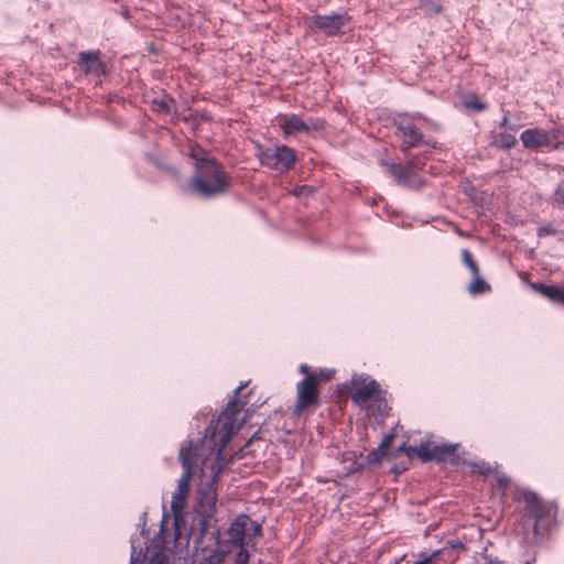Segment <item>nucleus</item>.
I'll return each instance as SVG.
<instances>
[{
  "label": "nucleus",
  "instance_id": "f257e3e1",
  "mask_svg": "<svg viewBox=\"0 0 564 564\" xmlns=\"http://www.w3.org/2000/svg\"><path fill=\"white\" fill-rule=\"evenodd\" d=\"M191 158L196 161L197 169L191 181L194 193L203 197H213L227 189L228 180L215 160L204 158L203 150L198 148L191 150Z\"/></svg>",
  "mask_w": 564,
  "mask_h": 564
},
{
  "label": "nucleus",
  "instance_id": "f03ea898",
  "mask_svg": "<svg viewBox=\"0 0 564 564\" xmlns=\"http://www.w3.org/2000/svg\"><path fill=\"white\" fill-rule=\"evenodd\" d=\"M238 412V404L236 401H229L226 410L219 415L216 426H209L207 431H210L212 440L215 445H219L217 451V459H220L221 451L235 435L241 424L237 422L235 414Z\"/></svg>",
  "mask_w": 564,
  "mask_h": 564
},
{
  "label": "nucleus",
  "instance_id": "412c9836",
  "mask_svg": "<svg viewBox=\"0 0 564 564\" xmlns=\"http://www.w3.org/2000/svg\"><path fill=\"white\" fill-rule=\"evenodd\" d=\"M552 202L557 205H564V186H557L552 197Z\"/></svg>",
  "mask_w": 564,
  "mask_h": 564
},
{
  "label": "nucleus",
  "instance_id": "f3484780",
  "mask_svg": "<svg viewBox=\"0 0 564 564\" xmlns=\"http://www.w3.org/2000/svg\"><path fill=\"white\" fill-rule=\"evenodd\" d=\"M478 471L484 475L494 474L497 485L501 488H506L510 482L509 477H507L503 474L492 470L490 467L479 466Z\"/></svg>",
  "mask_w": 564,
  "mask_h": 564
},
{
  "label": "nucleus",
  "instance_id": "39448f33",
  "mask_svg": "<svg viewBox=\"0 0 564 564\" xmlns=\"http://www.w3.org/2000/svg\"><path fill=\"white\" fill-rule=\"evenodd\" d=\"M278 124L285 137L296 133L312 134L323 129L324 120L318 118L303 119L297 115H280Z\"/></svg>",
  "mask_w": 564,
  "mask_h": 564
},
{
  "label": "nucleus",
  "instance_id": "9b49d317",
  "mask_svg": "<svg viewBox=\"0 0 564 564\" xmlns=\"http://www.w3.org/2000/svg\"><path fill=\"white\" fill-rule=\"evenodd\" d=\"M354 384L356 387L351 392V399L355 404L361 409H366L370 401H378L379 408H381L382 402L379 400L380 390L375 380H369L362 384L355 382Z\"/></svg>",
  "mask_w": 564,
  "mask_h": 564
},
{
  "label": "nucleus",
  "instance_id": "1a4fd4ad",
  "mask_svg": "<svg viewBox=\"0 0 564 564\" xmlns=\"http://www.w3.org/2000/svg\"><path fill=\"white\" fill-rule=\"evenodd\" d=\"M456 445H442L433 446L431 448L430 443H422L419 446H402L400 451H403L408 456L416 455L423 462L427 460H443L445 456L452 454L455 451Z\"/></svg>",
  "mask_w": 564,
  "mask_h": 564
},
{
  "label": "nucleus",
  "instance_id": "b1692460",
  "mask_svg": "<svg viewBox=\"0 0 564 564\" xmlns=\"http://www.w3.org/2000/svg\"><path fill=\"white\" fill-rule=\"evenodd\" d=\"M480 564H502L500 561L492 560L488 556H482Z\"/></svg>",
  "mask_w": 564,
  "mask_h": 564
},
{
  "label": "nucleus",
  "instance_id": "4be33fe9",
  "mask_svg": "<svg viewBox=\"0 0 564 564\" xmlns=\"http://www.w3.org/2000/svg\"><path fill=\"white\" fill-rule=\"evenodd\" d=\"M249 561V554L241 547H239V552L236 555L235 564H247Z\"/></svg>",
  "mask_w": 564,
  "mask_h": 564
},
{
  "label": "nucleus",
  "instance_id": "9d476101",
  "mask_svg": "<svg viewBox=\"0 0 564 564\" xmlns=\"http://www.w3.org/2000/svg\"><path fill=\"white\" fill-rule=\"evenodd\" d=\"M251 531L253 535H259L261 527L248 516L241 514L231 523L228 534L231 543L237 547H241L246 535L250 534Z\"/></svg>",
  "mask_w": 564,
  "mask_h": 564
},
{
  "label": "nucleus",
  "instance_id": "2f4dec72",
  "mask_svg": "<svg viewBox=\"0 0 564 564\" xmlns=\"http://www.w3.org/2000/svg\"><path fill=\"white\" fill-rule=\"evenodd\" d=\"M525 564H531L530 562H525Z\"/></svg>",
  "mask_w": 564,
  "mask_h": 564
},
{
  "label": "nucleus",
  "instance_id": "393cba45",
  "mask_svg": "<svg viewBox=\"0 0 564 564\" xmlns=\"http://www.w3.org/2000/svg\"><path fill=\"white\" fill-rule=\"evenodd\" d=\"M300 371H301L302 373H304V375H305V377H306V376H308V375H313V373L311 372L310 367H308L307 365H301V366H300Z\"/></svg>",
  "mask_w": 564,
  "mask_h": 564
},
{
  "label": "nucleus",
  "instance_id": "6ab92c4d",
  "mask_svg": "<svg viewBox=\"0 0 564 564\" xmlns=\"http://www.w3.org/2000/svg\"><path fill=\"white\" fill-rule=\"evenodd\" d=\"M462 258H463L464 263L471 271V273L474 275H477L478 274V268H477V264L475 263V261L473 260V257H471L470 252L468 250H466V249L462 250Z\"/></svg>",
  "mask_w": 564,
  "mask_h": 564
},
{
  "label": "nucleus",
  "instance_id": "c85d7f7f",
  "mask_svg": "<svg viewBox=\"0 0 564 564\" xmlns=\"http://www.w3.org/2000/svg\"><path fill=\"white\" fill-rule=\"evenodd\" d=\"M245 388V384H240L235 389V394L237 395L242 389Z\"/></svg>",
  "mask_w": 564,
  "mask_h": 564
},
{
  "label": "nucleus",
  "instance_id": "aec40b11",
  "mask_svg": "<svg viewBox=\"0 0 564 564\" xmlns=\"http://www.w3.org/2000/svg\"><path fill=\"white\" fill-rule=\"evenodd\" d=\"M488 289H489V286L486 284V282L479 278H476L473 281V283L469 285V291L471 293H480Z\"/></svg>",
  "mask_w": 564,
  "mask_h": 564
},
{
  "label": "nucleus",
  "instance_id": "cd10ccee",
  "mask_svg": "<svg viewBox=\"0 0 564 564\" xmlns=\"http://www.w3.org/2000/svg\"><path fill=\"white\" fill-rule=\"evenodd\" d=\"M430 561H431V557H427V558H425V560L417 561V562H415L414 564H427Z\"/></svg>",
  "mask_w": 564,
  "mask_h": 564
},
{
  "label": "nucleus",
  "instance_id": "a878e982",
  "mask_svg": "<svg viewBox=\"0 0 564 564\" xmlns=\"http://www.w3.org/2000/svg\"><path fill=\"white\" fill-rule=\"evenodd\" d=\"M390 441H391V437H390V436H388V437H387V438L381 443L380 448H382V447H387V446L389 445Z\"/></svg>",
  "mask_w": 564,
  "mask_h": 564
},
{
  "label": "nucleus",
  "instance_id": "7ed1b4c3",
  "mask_svg": "<svg viewBox=\"0 0 564 564\" xmlns=\"http://www.w3.org/2000/svg\"><path fill=\"white\" fill-rule=\"evenodd\" d=\"M194 449L191 447L182 448L180 453L184 474L180 478L177 488L173 492L171 508L175 518L180 517L185 507V502L189 492V479L195 474V462L193 460Z\"/></svg>",
  "mask_w": 564,
  "mask_h": 564
},
{
  "label": "nucleus",
  "instance_id": "6e6552de",
  "mask_svg": "<svg viewBox=\"0 0 564 564\" xmlns=\"http://www.w3.org/2000/svg\"><path fill=\"white\" fill-rule=\"evenodd\" d=\"M318 379L315 375H308L296 386L297 401L294 408V414L301 415L302 412L318 402L317 391Z\"/></svg>",
  "mask_w": 564,
  "mask_h": 564
},
{
  "label": "nucleus",
  "instance_id": "7c9ffc66",
  "mask_svg": "<svg viewBox=\"0 0 564 564\" xmlns=\"http://www.w3.org/2000/svg\"><path fill=\"white\" fill-rule=\"evenodd\" d=\"M508 123V118L505 117L503 120L501 121V127H506Z\"/></svg>",
  "mask_w": 564,
  "mask_h": 564
},
{
  "label": "nucleus",
  "instance_id": "423d86ee",
  "mask_svg": "<svg viewBox=\"0 0 564 564\" xmlns=\"http://www.w3.org/2000/svg\"><path fill=\"white\" fill-rule=\"evenodd\" d=\"M258 155L263 165L280 172L289 171L296 160L295 152L285 145L261 150Z\"/></svg>",
  "mask_w": 564,
  "mask_h": 564
},
{
  "label": "nucleus",
  "instance_id": "5701e85b",
  "mask_svg": "<svg viewBox=\"0 0 564 564\" xmlns=\"http://www.w3.org/2000/svg\"><path fill=\"white\" fill-rule=\"evenodd\" d=\"M319 380H328L332 376H333V371L332 370H323L319 372V375H315Z\"/></svg>",
  "mask_w": 564,
  "mask_h": 564
},
{
  "label": "nucleus",
  "instance_id": "c756f323",
  "mask_svg": "<svg viewBox=\"0 0 564 564\" xmlns=\"http://www.w3.org/2000/svg\"><path fill=\"white\" fill-rule=\"evenodd\" d=\"M432 10H434L435 12H440L441 8L438 4H435L432 7Z\"/></svg>",
  "mask_w": 564,
  "mask_h": 564
},
{
  "label": "nucleus",
  "instance_id": "2eb2a0df",
  "mask_svg": "<svg viewBox=\"0 0 564 564\" xmlns=\"http://www.w3.org/2000/svg\"><path fill=\"white\" fill-rule=\"evenodd\" d=\"M79 58L83 62V64L85 66V70L87 73H93V74L99 75L104 72L101 62L99 61V57L96 53L82 52L79 54Z\"/></svg>",
  "mask_w": 564,
  "mask_h": 564
},
{
  "label": "nucleus",
  "instance_id": "4468645a",
  "mask_svg": "<svg viewBox=\"0 0 564 564\" xmlns=\"http://www.w3.org/2000/svg\"><path fill=\"white\" fill-rule=\"evenodd\" d=\"M531 288L553 302L564 304V289L555 285L531 284Z\"/></svg>",
  "mask_w": 564,
  "mask_h": 564
},
{
  "label": "nucleus",
  "instance_id": "bb28decb",
  "mask_svg": "<svg viewBox=\"0 0 564 564\" xmlns=\"http://www.w3.org/2000/svg\"><path fill=\"white\" fill-rule=\"evenodd\" d=\"M160 106H161L162 108H164V109H169V102H167L166 100H162V101L160 102Z\"/></svg>",
  "mask_w": 564,
  "mask_h": 564
},
{
  "label": "nucleus",
  "instance_id": "f8f14e48",
  "mask_svg": "<svg viewBox=\"0 0 564 564\" xmlns=\"http://www.w3.org/2000/svg\"><path fill=\"white\" fill-rule=\"evenodd\" d=\"M397 134L402 139L403 149L415 147L421 142V135L408 118L397 123Z\"/></svg>",
  "mask_w": 564,
  "mask_h": 564
},
{
  "label": "nucleus",
  "instance_id": "ddd939ff",
  "mask_svg": "<svg viewBox=\"0 0 564 564\" xmlns=\"http://www.w3.org/2000/svg\"><path fill=\"white\" fill-rule=\"evenodd\" d=\"M217 477V473H215L210 484L205 490H202L199 494V507L203 509V512L205 514H209L216 505V491L213 487V482L215 481V478Z\"/></svg>",
  "mask_w": 564,
  "mask_h": 564
},
{
  "label": "nucleus",
  "instance_id": "20e7f679",
  "mask_svg": "<svg viewBox=\"0 0 564 564\" xmlns=\"http://www.w3.org/2000/svg\"><path fill=\"white\" fill-rule=\"evenodd\" d=\"M520 140L527 149H539L542 147L552 145L555 149L564 145V131L560 129H551L549 131L538 128H530L524 130Z\"/></svg>",
  "mask_w": 564,
  "mask_h": 564
},
{
  "label": "nucleus",
  "instance_id": "dca6fc26",
  "mask_svg": "<svg viewBox=\"0 0 564 564\" xmlns=\"http://www.w3.org/2000/svg\"><path fill=\"white\" fill-rule=\"evenodd\" d=\"M495 144L501 149H510L517 144V139L511 133H500L495 138Z\"/></svg>",
  "mask_w": 564,
  "mask_h": 564
},
{
  "label": "nucleus",
  "instance_id": "0eeeda50",
  "mask_svg": "<svg viewBox=\"0 0 564 564\" xmlns=\"http://www.w3.org/2000/svg\"><path fill=\"white\" fill-rule=\"evenodd\" d=\"M350 22V18L346 14H332V15H313L305 18L304 23L313 31L318 30L328 36L338 34L343 28Z\"/></svg>",
  "mask_w": 564,
  "mask_h": 564
},
{
  "label": "nucleus",
  "instance_id": "a211bd4d",
  "mask_svg": "<svg viewBox=\"0 0 564 564\" xmlns=\"http://www.w3.org/2000/svg\"><path fill=\"white\" fill-rule=\"evenodd\" d=\"M464 107L476 111L486 109V105L477 99L476 96H468L463 100Z\"/></svg>",
  "mask_w": 564,
  "mask_h": 564
}]
</instances>
